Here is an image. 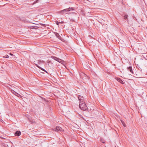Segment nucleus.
<instances>
[{"mask_svg":"<svg viewBox=\"0 0 147 147\" xmlns=\"http://www.w3.org/2000/svg\"><path fill=\"white\" fill-rule=\"evenodd\" d=\"M116 80L118 82H120V83L122 84H124V82L123 81H122L120 78H116Z\"/></svg>","mask_w":147,"mask_h":147,"instance_id":"obj_5","label":"nucleus"},{"mask_svg":"<svg viewBox=\"0 0 147 147\" xmlns=\"http://www.w3.org/2000/svg\"><path fill=\"white\" fill-rule=\"evenodd\" d=\"M3 57L4 58H9V56H8V55H5V56H4Z\"/></svg>","mask_w":147,"mask_h":147,"instance_id":"obj_16","label":"nucleus"},{"mask_svg":"<svg viewBox=\"0 0 147 147\" xmlns=\"http://www.w3.org/2000/svg\"><path fill=\"white\" fill-rule=\"evenodd\" d=\"M39 0H36L35 1H34V3H33V4H34L35 3H36L38 2Z\"/></svg>","mask_w":147,"mask_h":147,"instance_id":"obj_15","label":"nucleus"},{"mask_svg":"<svg viewBox=\"0 0 147 147\" xmlns=\"http://www.w3.org/2000/svg\"><path fill=\"white\" fill-rule=\"evenodd\" d=\"M69 11V13H74V12H72V11ZM73 11H74V10Z\"/></svg>","mask_w":147,"mask_h":147,"instance_id":"obj_18","label":"nucleus"},{"mask_svg":"<svg viewBox=\"0 0 147 147\" xmlns=\"http://www.w3.org/2000/svg\"><path fill=\"white\" fill-rule=\"evenodd\" d=\"M70 19L71 21H73L74 22H76V21L74 19L72 18H70Z\"/></svg>","mask_w":147,"mask_h":147,"instance_id":"obj_13","label":"nucleus"},{"mask_svg":"<svg viewBox=\"0 0 147 147\" xmlns=\"http://www.w3.org/2000/svg\"><path fill=\"white\" fill-rule=\"evenodd\" d=\"M21 134V132L19 131H16L15 133V135L18 136H20Z\"/></svg>","mask_w":147,"mask_h":147,"instance_id":"obj_4","label":"nucleus"},{"mask_svg":"<svg viewBox=\"0 0 147 147\" xmlns=\"http://www.w3.org/2000/svg\"><path fill=\"white\" fill-rule=\"evenodd\" d=\"M127 69L130 71L131 72V73L133 74V70H132V68L131 67H127Z\"/></svg>","mask_w":147,"mask_h":147,"instance_id":"obj_7","label":"nucleus"},{"mask_svg":"<svg viewBox=\"0 0 147 147\" xmlns=\"http://www.w3.org/2000/svg\"><path fill=\"white\" fill-rule=\"evenodd\" d=\"M51 58L53 59L56 61H58V60L59 59V58H58L57 57H55V56H52Z\"/></svg>","mask_w":147,"mask_h":147,"instance_id":"obj_9","label":"nucleus"},{"mask_svg":"<svg viewBox=\"0 0 147 147\" xmlns=\"http://www.w3.org/2000/svg\"><path fill=\"white\" fill-rule=\"evenodd\" d=\"M58 62L60 63H63L64 62V61L63 60L59 58V60L58 61Z\"/></svg>","mask_w":147,"mask_h":147,"instance_id":"obj_10","label":"nucleus"},{"mask_svg":"<svg viewBox=\"0 0 147 147\" xmlns=\"http://www.w3.org/2000/svg\"><path fill=\"white\" fill-rule=\"evenodd\" d=\"M128 17V16L127 15H125L124 16V19H127Z\"/></svg>","mask_w":147,"mask_h":147,"instance_id":"obj_14","label":"nucleus"},{"mask_svg":"<svg viewBox=\"0 0 147 147\" xmlns=\"http://www.w3.org/2000/svg\"><path fill=\"white\" fill-rule=\"evenodd\" d=\"M100 141L102 143H104L105 142V141L104 139L102 138H100Z\"/></svg>","mask_w":147,"mask_h":147,"instance_id":"obj_12","label":"nucleus"},{"mask_svg":"<svg viewBox=\"0 0 147 147\" xmlns=\"http://www.w3.org/2000/svg\"><path fill=\"white\" fill-rule=\"evenodd\" d=\"M59 22H57L56 23L57 25H59Z\"/></svg>","mask_w":147,"mask_h":147,"instance_id":"obj_19","label":"nucleus"},{"mask_svg":"<svg viewBox=\"0 0 147 147\" xmlns=\"http://www.w3.org/2000/svg\"><path fill=\"white\" fill-rule=\"evenodd\" d=\"M9 55L11 56L13 55V54L11 53H9Z\"/></svg>","mask_w":147,"mask_h":147,"instance_id":"obj_20","label":"nucleus"},{"mask_svg":"<svg viewBox=\"0 0 147 147\" xmlns=\"http://www.w3.org/2000/svg\"><path fill=\"white\" fill-rule=\"evenodd\" d=\"M79 101V107L81 109L84 111L86 110L87 107L84 101V98L81 96H79L78 97Z\"/></svg>","mask_w":147,"mask_h":147,"instance_id":"obj_1","label":"nucleus"},{"mask_svg":"<svg viewBox=\"0 0 147 147\" xmlns=\"http://www.w3.org/2000/svg\"><path fill=\"white\" fill-rule=\"evenodd\" d=\"M37 66L38 68H39V69H41L43 71H45V72H47V71L46 70H45V69L42 68H41V67H40L39 66H38V65H37Z\"/></svg>","mask_w":147,"mask_h":147,"instance_id":"obj_11","label":"nucleus"},{"mask_svg":"<svg viewBox=\"0 0 147 147\" xmlns=\"http://www.w3.org/2000/svg\"><path fill=\"white\" fill-rule=\"evenodd\" d=\"M55 131H62V129L61 127L59 126H57L55 128Z\"/></svg>","mask_w":147,"mask_h":147,"instance_id":"obj_3","label":"nucleus"},{"mask_svg":"<svg viewBox=\"0 0 147 147\" xmlns=\"http://www.w3.org/2000/svg\"><path fill=\"white\" fill-rule=\"evenodd\" d=\"M74 10V8L73 7H69L68 8L64 9L59 11V13L62 15H64L65 14H67V12L69 11Z\"/></svg>","mask_w":147,"mask_h":147,"instance_id":"obj_2","label":"nucleus"},{"mask_svg":"<svg viewBox=\"0 0 147 147\" xmlns=\"http://www.w3.org/2000/svg\"><path fill=\"white\" fill-rule=\"evenodd\" d=\"M12 92L16 96H18V97H20L21 96L20 94H19L18 93L16 92H15L13 90L12 91Z\"/></svg>","mask_w":147,"mask_h":147,"instance_id":"obj_6","label":"nucleus"},{"mask_svg":"<svg viewBox=\"0 0 147 147\" xmlns=\"http://www.w3.org/2000/svg\"><path fill=\"white\" fill-rule=\"evenodd\" d=\"M55 34L56 37L59 39H60L61 38V37L59 35V33H55Z\"/></svg>","mask_w":147,"mask_h":147,"instance_id":"obj_8","label":"nucleus"},{"mask_svg":"<svg viewBox=\"0 0 147 147\" xmlns=\"http://www.w3.org/2000/svg\"><path fill=\"white\" fill-rule=\"evenodd\" d=\"M82 74V75H83L85 77H87V75L86 74H85L84 73H83Z\"/></svg>","mask_w":147,"mask_h":147,"instance_id":"obj_17","label":"nucleus"},{"mask_svg":"<svg viewBox=\"0 0 147 147\" xmlns=\"http://www.w3.org/2000/svg\"><path fill=\"white\" fill-rule=\"evenodd\" d=\"M123 125L124 127H125V125Z\"/></svg>","mask_w":147,"mask_h":147,"instance_id":"obj_21","label":"nucleus"}]
</instances>
